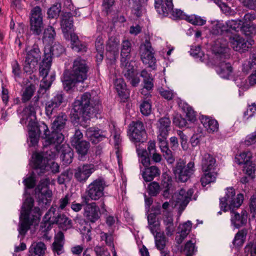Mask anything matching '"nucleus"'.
Returning a JSON list of instances; mask_svg holds the SVG:
<instances>
[{"mask_svg":"<svg viewBox=\"0 0 256 256\" xmlns=\"http://www.w3.org/2000/svg\"><path fill=\"white\" fill-rule=\"evenodd\" d=\"M97 96H92L89 92H85L80 100H76L70 113L71 118L76 122H86L94 114L96 111V106L99 104Z\"/></svg>","mask_w":256,"mask_h":256,"instance_id":"nucleus-1","label":"nucleus"},{"mask_svg":"<svg viewBox=\"0 0 256 256\" xmlns=\"http://www.w3.org/2000/svg\"><path fill=\"white\" fill-rule=\"evenodd\" d=\"M88 66L84 60L76 58L73 62L72 70H66L62 78L64 88L66 92L71 90L76 83L83 82L88 77Z\"/></svg>","mask_w":256,"mask_h":256,"instance_id":"nucleus-2","label":"nucleus"},{"mask_svg":"<svg viewBox=\"0 0 256 256\" xmlns=\"http://www.w3.org/2000/svg\"><path fill=\"white\" fill-rule=\"evenodd\" d=\"M38 97L34 96L33 100L30 102V104L24 108L23 110L20 113V122L22 124H26V120H30L28 124L29 130L38 134L40 136L42 130L45 135V132H48V128L46 125L42 124V125H38L35 121L36 119V111L39 109L40 106L38 104Z\"/></svg>","mask_w":256,"mask_h":256,"instance_id":"nucleus-3","label":"nucleus"},{"mask_svg":"<svg viewBox=\"0 0 256 256\" xmlns=\"http://www.w3.org/2000/svg\"><path fill=\"white\" fill-rule=\"evenodd\" d=\"M34 200L31 197H28L23 204L20 216V224H38L41 212L40 208L35 207L32 210L33 214H30Z\"/></svg>","mask_w":256,"mask_h":256,"instance_id":"nucleus-4","label":"nucleus"},{"mask_svg":"<svg viewBox=\"0 0 256 256\" xmlns=\"http://www.w3.org/2000/svg\"><path fill=\"white\" fill-rule=\"evenodd\" d=\"M106 186L103 178H98L94 180L87 186L85 194L82 196V202L87 204L90 200H100L104 196V190Z\"/></svg>","mask_w":256,"mask_h":256,"instance_id":"nucleus-5","label":"nucleus"},{"mask_svg":"<svg viewBox=\"0 0 256 256\" xmlns=\"http://www.w3.org/2000/svg\"><path fill=\"white\" fill-rule=\"evenodd\" d=\"M194 164L190 162L186 165L184 160L179 159L172 168L173 172L178 182H184L193 174L194 171Z\"/></svg>","mask_w":256,"mask_h":256,"instance_id":"nucleus-6","label":"nucleus"},{"mask_svg":"<svg viewBox=\"0 0 256 256\" xmlns=\"http://www.w3.org/2000/svg\"><path fill=\"white\" fill-rule=\"evenodd\" d=\"M236 196L235 190L232 187L226 189V196L220 199L221 210L226 212L228 210L233 212L234 208H238L244 201V195L238 194L236 196V202H232V198Z\"/></svg>","mask_w":256,"mask_h":256,"instance_id":"nucleus-7","label":"nucleus"},{"mask_svg":"<svg viewBox=\"0 0 256 256\" xmlns=\"http://www.w3.org/2000/svg\"><path fill=\"white\" fill-rule=\"evenodd\" d=\"M50 56L48 55L47 57L44 56L40 66V74L42 76V79L40 84V87L45 90L49 88L55 78V75L54 74H52L50 76H48L52 62L50 59Z\"/></svg>","mask_w":256,"mask_h":256,"instance_id":"nucleus-8","label":"nucleus"},{"mask_svg":"<svg viewBox=\"0 0 256 256\" xmlns=\"http://www.w3.org/2000/svg\"><path fill=\"white\" fill-rule=\"evenodd\" d=\"M212 51L214 54V59L216 61L228 60L230 58V49L228 47V42L222 38H218L212 46Z\"/></svg>","mask_w":256,"mask_h":256,"instance_id":"nucleus-9","label":"nucleus"},{"mask_svg":"<svg viewBox=\"0 0 256 256\" xmlns=\"http://www.w3.org/2000/svg\"><path fill=\"white\" fill-rule=\"evenodd\" d=\"M30 30L32 32L39 35L44 28L42 10L39 6H36L31 11Z\"/></svg>","mask_w":256,"mask_h":256,"instance_id":"nucleus-10","label":"nucleus"},{"mask_svg":"<svg viewBox=\"0 0 256 256\" xmlns=\"http://www.w3.org/2000/svg\"><path fill=\"white\" fill-rule=\"evenodd\" d=\"M130 128L132 132L130 140L135 143L143 142L146 138V133L143 122L138 120L133 122Z\"/></svg>","mask_w":256,"mask_h":256,"instance_id":"nucleus-11","label":"nucleus"},{"mask_svg":"<svg viewBox=\"0 0 256 256\" xmlns=\"http://www.w3.org/2000/svg\"><path fill=\"white\" fill-rule=\"evenodd\" d=\"M64 96L62 94H58L50 100L45 103V114L50 118L56 114L60 106L64 102Z\"/></svg>","mask_w":256,"mask_h":256,"instance_id":"nucleus-12","label":"nucleus"},{"mask_svg":"<svg viewBox=\"0 0 256 256\" xmlns=\"http://www.w3.org/2000/svg\"><path fill=\"white\" fill-rule=\"evenodd\" d=\"M40 58V50L37 48L32 49L28 54L24 62V70L26 72L31 73L35 70L38 61Z\"/></svg>","mask_w":256,"mask_h":256,"instance_id":"nucleus-13","label":"nucleus"},{"mask_svg":"<svg viewBox=\"0 0 256 256\" xmlns=\"http://www.w3.org/2000/svg\"><path fill=\"white\" fill-rule=\"evenodd\" d=\"M94 170L95 168L94 164H84L75 169L74 176L78 182H84Z\"/></svg>","mask_w":256,"mask_h":256,"instance_id":"nucleus-14","label":"nucleus"},{"mask_svg":"<svg viewBox=\"0 0 256 256\" xmlns=\"http://www.w3.org/2000/svg\"><path fill=\"white\" fill-rule=\"evenodd\" d=\"M193 193L192 189H188L186 191L184 189L182 188L180 190L178 194H177L175 204V206L178 208L180 213H181L185 209L191 200Z\"/></svg>","mask_w":256,"mask_h":256,"instance_id":"nucleus-15","label":"nucleus"},{"mask_svg":"<svg viewBox=\"0 0 256 256\" xmlns=\"http://www.w3.org/2000/svg\"><path fill=\"white\" fill-rule=\"evenodd\" d=\"M56 148L60 154V158L64 164H70L74 158V152L69 144L64 143L62 144H56Z\"/></svg>","mask_w":256,"mask_h":256,"instance_id":"nucleus-16","label":"nucleus"},{"mask_svg":"<svg viewBox=\"0 0 256 256\" xmlns=\"http://www.w3.org/2000/svg\"><path fill=\"white\" fill-rule=\"evenodd\" d=\"M254 42V41L253 40H246L239 36H236L230 40L231 46L233 49L240 52H243L248 50V48Z\"/></svg>","mask_w":256,"mask_h":256,"instance_id":"nucleus-17","label":"nucleus"},{"mask_svg":"<svg viewBox=\"0 0 256 256\" xmlns=\"http://www.w3.org/2000/svg\"><path fill=\"white\" fill-rule=\"evenodd\" d=\"M73 16L70 12H64L62 15L60 26L66 38H68L73 28Z\"/></svg>","mask_w":256,"mask_h":256,"instance_id":"nucleus-18","label":"nucleus"},{"mask_svg":"<svg viewBox=\"0 0 256 256\" xmlns=\"http://www.w3.org/2000/svg\"><path fill=\"white\" fill-rule=\"evenodd\" d=\"M162 4V0H154V6L156 12L164 16H167L173 9L172 0H164Z\"/></svg>","mask_w":256,"mask_h":256,"instance_id":"nucleus-19","label":"nucleus"},{"mask_svg":"<svg viewBox=\"0 0 256 256\" xmlns=\"http://www.w3.org/2000/svg\"><path fill=\"white\" fill-rule=\"evenodd\" d=\"M84 208V216L86 219L91 222H95L100 218L99 208L96 206L95 202L87 203Z\"/></svg>","mask_w":256,"mask_h":256,"instance_id":"nucleus-20","label":"nucleus"},{"mask_svg":"<svg viewBox=\"0 0 256 256\" xmlns=\"http://www.w3.org/2000/svg\"><path fill=\"white\" fill-rule=\"evenodd\" d=\"M159 226L150 225L148 228L153 234L156 232L154 236L156 246L158 250H162L166 246V239L164 232L157 231Z\"/></svg>","mask_w":256,"mask_h":256,"instance_id":"nucleus-21","label":"nucleus"},{"mask_svg":"<svg viewBox=\"0 0 256 256\" xmlns=\"http://www.w3.org/2000/svg\"><path fill=\"white\" fill-rule=\"evenodd\" d=\"M72 146L78 154V160H85L86 156L88 154L90 146V142L84 140L77 142L76 144H72Z\"/></svg>","mask_w":256,"mask_h":256,"instance_id":"nucleus-22","label":"nucleus"},{"mask_svg":"<svg viewBox=\"0 0 256 256\" xmlns=\"http://www.w3.org/2000/svg\"><path fill=\"white\" fill-rule=\"evenodd\" d=\"M71 48L73 50L78 53L86 52L87 46L84 42H82L75 33L70 34Z\"/></svg>","mask_w":256,"mask_h":256,"instance_id":"nucleus-23","label":"nucleus"},{"mask_svg":"<svg viewBox=\"0 0 256 256\" xmlns=\"http://www.w3.org/2000/svg\"><path fill=\"white\" fill-rule=\"evenodd\" d=\"M64 51V48L58 42L55 43L52 46H46L44 48V56H50V59L52 60V56H58Z\"/></svg>","mask_w":256,"mask_h":256,"instance_id":"nucleus-24","label":"nucleus"},{"mask_svg":"<svg viewBox=\"0 0 256 256\" xmlns=\"http://www.w3.org/2000/svg\"><path fill=\"white\" fill-rule=\"evenodd\" d=\"M226 60L222 59L220 61H216L218 64L217 72L221 77L228 78L232 72V67L230 62H226Z\"/></svg>","mask_w":256,"mask_h":256,"instance_id":"nucleus-25","label":"nucleus"},{"mask_svg":"<svg viewBox=\"0 0 256 256\" xmlns=\"http://www.w3.org/2000/svg\"><path fill=\"white\" fill-rule=\"evenodd\" d=\"M100 130L96 128L90 127L88 128L86 132V136L92 142L97 144L102 140L104 136L100 132Z\"/></svg>","mask_w":256,"mask_h":256,"instance_id":"nucleus-26","label":"nucleus"},{"mask_svg":"<svg viewBox=\"0 0 256 256\" xmlns=\"http://www.w3.org/2000/svg\"><path fill=\"white\" fill-rule=\"evenodd\" d=\"M160 174V170L156 166L146 168L142 171V176L146 182H150Z\"/></svg>","mask_w":256,"mask_h":256,"instance_id":"nucleus-27","label":"nucleus"},{"mask_svg":"<svg viewBox=\"0 0 256 256\" xmlns=\"http://www.w3.org/2000/svg\"><path fill=\"white\" fill-rule=\"evenodd\" d=\"M48 161L40 154H37L34 160V168L38 174L40 175L45 172L48 168Z\"/></svg>","mask_w":256,"mask_h":256,"instance_id":"nucleus-28","label":"nucleus"},{"mask_svg":"<svg viewBox=\"0 0 256 256\" xmlns=\"http://www.w3.org/2000/svg\"><path fill=\"white\" fill-rule=\"evenodd\" d=\"M46 250V245L42 242H34L29 248L30 256H43Z\"/></svg>","mask_w":256,"mask_h":256,"instance_id":"nucleus-29","label":"nucleus"},{"mask_svg":"<svg viewBox=\"0 0 256 256\" xmlns=\"http://www.w3.org/2000/svg\"><path fill=\"white\" fill-rule=\"evenodd\" d=\"M119 45L120 40L114 36L110 37L106 44V50L112 54L114 59L118 54Z\"/></svg>","mask_w":256,"mask_h":256,"instance_id":"nucleus-30","label":"nucleus"},{"mask_svg":"<svg viewBox=\"0 0 256 256\" xmlns=\"http://www.w3.org/2000/svg\"><path fill=\"white\" fill-rule=\"evenodd\" d=\"M170 124L171 122L168 117L164 116L160 118L157 124L158 134L168 136V132L170 130Z\"/></svg>","mask_w":256,"mask_h":256,"instance_id":"nucleus-31","label":"nucleus"},{"mask_svg":"<svg viewBox=\"0 0 256 256\" xmlns=\"http://www.w3.org/2000/svg\"><path fill=\"white\" fill-rule=\"evenodd\" d=\"M68 116L65 113L60 112L52 123V129L54 130H62L66 126Z\"/></svg>","mask_w":256,"mask_h":256,"instance_id":"nucleus-32","label":"nucleus"},{"mask_svg":"<svg viewBox=\"0 0 256 256\" xmlns=\"http://www.w3.org/2000/svg\"><path fill=\"white\" fill-rule=\"evenodd\" d=\"M60 130H52L51 134H48V132H45V138L50 144H61L64 140V136L60 132Z\"/></svg>","mask_w":256,"mask_h":256,"instance_id":"nucleus-33","label":"nucleus"},{"mask_svg":"<svg viewBox=\"0 0 256 256\" xmlns=\"http://www.w3.org/2000/svg\"><path fill=\"white\" fill-rule=\"evenodd\" d=\"M190 225H178L177 229L176 242L178 244L182 243L190 231Z\"/></svg>","mask_w":256,"mask_h":256,"instance_id":"nucleus-34","label":"nucleus"},{"mask_svg":"<svg viewBox=\"0 0 256 256\" xmlns=\"http://www.w3.org/2000/svg\"><path fill=\"white\" fill-rule=\"evenodd\" d=\"M132 44L128 40H124L122 44L120 52V62H124L126 60H130L132 51Z\"/></svg>","mask_w":256,"mask_h":256,"instance_id":"nucleus-35","label":"nucleus"},{"mask_svg":"<svg viewBox=\"0 0 256 256\" xmlns=\"http://www.w3.org/2000/svg\"><path fill=\"white\" fill-rule=\"evenodd\" d=\"M121 62V67L122 68V74L126 79L132 78L134 75L136 74L134 66H132L129 60H126L124 62Z\"/></svg>","mask_w":256,"mask_h":256,"instance_id":"nucleus-36","label":"nucleus"},{"mask_svg":"<svg viewBox=\"0 0 256 256\" xmlns=\"http://www.w3.org/2000/svg\"><path fill=\"white\" fill-rule=\"evenodd\" d=\"M216 164L215 159L210 154H204L202 160V169L204 172L212 170Z\"/></svg>","mask_w":256,"mask_h":256,"instance_id":"nucleus-37","label":"nucleus"},{"mask_svg":"<svg viewBox=\"0 0 256 256\" xmlns=\"http://www.w3.org/2000/svg\"><path fill=\"white\" fill-rule=\"evenodd\" d=\"M56 32L54 28L50 26L44 30L42 36V41L46 44L50 45L54 40Z\"/></svg>","mask_w":256,"mask_h":256,"instance_id":"nucleus-38","label":"nucleus"},{"mask_svg":"<svg viewBox=\"0 0 256 256\" xmlns=\"http://www.w3.org/2000/svg\"><path fill=\"white\" fill-rule=\"evenodd\" d=\"M202 122L203 124L204 127L210 133L216 132L218 128V122L215 120L205 117L202 118Z\"/></svg>","mask_w":256,"mask_h":256,"instance_id":"nucleus-39","label":"nucleus"},{"mask_svg":"<svg viewBox=\"0 0 256 256\" xmlns=\"http://www.w3.org/2000/svg\"><path fill=\"white\" fill-rule=\"evenodd\" d=\"M147 0H129L128 4L132 12L138 17L142 14V4Z\"/></svg>","mask_w":256,"mask_h":256,"instance_id":"nucleus-40","label":"nucleus"},{"mask_svg":"<svg viewBox=\"0 0 256 256\" xmlns=\"http://www.w3.org/2000/svg\"><path fill=\"white\" fill-rule=\"evenodd\" d=\"M252 154L250 151L244 152L236 155L235 157V162L238 164H248L252 162Z\"/></svg>","mask_w":256,"mask_h":256,"instance_id":"nucleus-41","label":"nucleus"},{"mask_svg":"<svg viewBox=\"0 0 256 256\" xmlns=\"http://www.w3.org/2000/svg\"><path fill=\"white\" fill-rule=\"evenodd\" d=\"M140 76L143 78L144 87L148 90H150L154 87L153 78L148 72L143 70L140 72Z\"/></svg>","mask_w":256,"mask_h":256,"instance_id":"nucleus-42","label":"nucleus"},{"mask_svg":"<svg viewBox=\"0 0 256 256\" xmlns=\"http://www.w3.org/2000/svg\"><path fill=\"white\" fill-rule=\"evenodd\" d=\"M231 220L233 224H236L237 222H240V224H246L247 222L248 215L246 211H242L241 214L238 213L232 212Z\"/></svg>","mask_w":256,"mask_h":256,"instance_id":"nucleus-43","label":"nucleus"},{"mask_svg":"<svg viewBox=\"0 0 256 256\" xmlns=\"http://www.w3.org/2000/svg\"><path fill=\"white\" fill-rule=\"evenodd\" d=\"M140 58L143 63L145 64H148V67L152 68L154 66L156 58L154 56L152 50L147 54H144L143 52Z\"/></svg>","mask_w":256,"mask_h":256,"instance_id":"nucleus-44","label":"nucleus"},{"mask_svg":"<svg viewBox=\"0 0 256 256\" xmlns=\"http://www.w3.org/2000/svg\"><path fill=\"white\" fill-rule=\"evenodd\" d=\"M39 200L46 204L51 201L52 192L50 190H46L42 192H37Z\"/></svg>","mask_w":256,"mask_h":256,"instance_id":"nucleus-45","label":"nucleus"},{"mask_svg":"<svg viewBox=\"0 0 256 256\" xmlns=\"http://www.w3.org/2000/svg\"><path fill=\"white\" fill-rule=\"evenodd\" d=\"M196 240L194 239L188 241L184 246V252L186 256H192L196 252V248L195 246Z\"/></svg>","mask_w":256,"mask_h":256,"instance_id":"nucleus-46","label":"nucleus"},{"mask_svg":"<svg viewBox=\"0 0 256 256\" xmlns=\"http://www.w3.org/2000/svg\"><path fill=\"white\" fill-rule=\"evenodd\" d=\"M160 186L156 182H152L148 185V192L152 196H156L160 193Z\"/></svg>","mask_w":256,"mask_h":256,"instance_id":"nucleus-47","label":"nucleus"},{"mask_svg":"<svg viewBox=\"0 0 256 256\" xmlns=\"http://www.w3.org/2000/svg\"><path fill=\"white\" fill-rule=\"evenodd\" d=\"M61 10V4L56 3L52 6L48 11V15L50 18H56L58 16Z\"/></svg>","mask_w":256,"mask_h":256,"instance_id":"nucleus-48","label":"nucleus"},{"mask_svg":"<svg viewBox=\"0 0 256 256\" xmlns=\"http://www.w3.org/2000/svg\"><path fill=\"white\" fill-rule=\"evenodd\" d=\"M114 86L118 94L123 96L126 90V85L122 78H118L114 82Z\"/></svg>","mask_w":256,"mask_h":256,"instance_id":"nucleus-49","label":"nucleus"},{"mask_svg":"<svg viewBox=\"0 0 256 256\" xmlns=\"http://www.w3.org/2000/svg\"><path fill=\"white\" fill-rule=\"evenodd\" d=\"M247 234L246 230H242L239 231L236 235L233 244L236 246H240L244 242L245 236Z\"/></svg>","mask_w":256,"mask_h":256,"instance_id":"nucleus-50","label":"nucleus"},{"mask_svg":"<svg viewBox=\"0 0 256 256\" xmlns=\"http://www.w3.org/2000/svg\"><path fill=\"white\" fill-rule=\"evenodd\" d=\"M216 3L220 7L222 11L226 14L233 16L235 14L234 10L232 9L226 3L220 0H216Z\"/></svg>","mask_w":256,"mask_h":256,"instance_id":"nucleus-51","label":"nucleus"},{"mask_svg":"<svg viewBox=\"0 0 256 256\" xmlns=\"http://www.w3.org/2000/svg\"><path fill=\"white\" fill-rule=\"evenodd\" d=\"M72 173L70 172V170H66L58 176V182L62 184L65 182H69L72 178Z\"/></svg>","mask_w":256,"mask_h":256,"instance_id":"nucleus-52","label":"nucleus"},{"mask_svg":"<svg viewBox=\"0 0 256 256\" xmlns=\"http://www.w3.org/2000/svg\"><path fill=\"white\" fill-rule=\"evenodd\" d=\"M34 90V86L32 84L27 86L23 92L22 98V101L23 102H26L30 100L33 96Z\"/></svg>","mask_w":256,"mask_h":256,"instance_id":"nucleus-53","label":"nucleus"},{"mask_svg":"<svg viewBox=\"0 0 256 256\" xmlns=\"http://www.w3.org/2000/svg\"><path fill=\"white\" fill-rule=\"evenodd\" d=\"M216 174L212 172L205 174L200 179L202 186H205L206 184L214 182L216 180Z\"/></svg>","mask_w":256,"mask_h":256,"instance_id":"nucleus-54","label":"nucleus"},{"mask_svg":"<svg viewBox=\"0 0 256 256\" xmlns=\"http://www.w3.org/2000/svg\"><path fill=\"white\" fill-rule=\"evenodd\" d=\"M187 21L194 25L196 26H202L206 22V20L196 15L188 16Z\"/></svg>","mask_w":256,"mask_h":256,"instance_id":"nucleus-55","label":"nucleus"},{"mask_svg":"<svg viewBox=\"0 0 256 256\" xmlns=\"http://www.w3.org/2000/svg\"><path fill=\"white\" fill-rule=\"evenodd\" d=\"M171 14L172 18L174 20H187V18L188 16L185 14L180 9H172V12L170 13Z\"/></svg>","mask_w":256,"mask_h":256,"instance_id":"nucleus-56","label":"nucleus"},{"mask_svg":"<svg viewBox=\"0 0 256 256\" xmlns=\"http://www.w3.org/2000/svg\"><path fill=\"white\" fill-rule=\"evenodd\" d=\"M256 170V166L252 162H250L248 164H244V171L246 174L250 177L251 178H254V172Z\"/></svg>","mask_w":256,"mask_h":256,"instance_id":"nucleus-57","label":"nucleus"},{"mask_svg":"<svg viewBox=\"0 0 256 256\" xmlns=\"http://www.w3.org/2000/svg\"><path fill=\"white\" fill-rule=\"evenodd\" d=\"M140 112L146 116L150 115L152 112L151 104L148 101H144L140 106Z\"/></svg>","mask_w":256,"mask_h":256,"instance_id":"nucleus-58","label":"nucleus"},{"mask_svg":"<svg viewBox=\"0 0 256 256\" xmlns=\"http://www.w3.org/2000/svg\"><path fill=\"white\" fill-rule=\"evenodd\" d=\"M244 24L243 21L240 20L228 21L226 23L227 27H228L229 29H232L236 31L238 30L237 29L238 28L241 30V26H242Z\"/></svg>","mask_w":256,"mask_h":256,"instance_id":"nucleus-59","label":"nucleus"},{"mask_svg":"<svg viewBox=\"0 0 256 256\" xmlns=\"http://www.w3.org/2000/svg\"><path fill=\"white\" fill-rule=\"evenodd\" d=\"M242 32L246 36H250L255 31V27L250 24H244L241 26Z\"/></svg>","mask_w":256,"mask_h":256,"instance_id":"nucleus-60","label":"nucleus"},{"mask_svg":"<svg viewBox=\"0 0 256 256\" xmlns=\"http://www.w3.org/2000/svg\"><path fill=\"white\" fill-rule=\"evenodd\" d=\"M163 154V156L166 159L167 162L170 164L174 162L175 159L173 156L172 152L171 150L168 148L161 150Z\"/></svg>","mask_w":256,"mask_h":256,"instance_id":"nucleus-61","label":"nucleus"},{"mask_svg":"<svg viewBox=\"0 0 256 256\" xmlns=\"http://www.w3.org/2000/svg\"><path fill=\"white\" fill-rule=\"evenodd\" d=\"M152 50V48L151 46V44L149 40H146L144 43L141 44L140 46V57H142V54L144 52V54H147L150 51Z\"/></svg>","mask_w":256,"mask_h":256,"instance_id":"nucleus-62","label":"nucleus"},{"mask_svg":"<svg viewBox=\"0 0 256 256\" xmlns=\"http://www.w3.org/2000/svg\"><path fill=\"white\" fill-rule=\"evenodd\" d=\"M36 178L34 174L32 173L30 176L24 180V184L28 188H32L36 185Z\"/></svg>","mask_w":256,"mask_h":256,"instance_id":"nucleus-63","label":"nucleus"},{"mask_svg":"<svg viewBox=\"0 0 256 256\" xmlns=\"http://www.w3.org/2000/svg\"><path fill=\"white\" fill-rule=\"evenodd\" d=\"M240 1L244 8L256 12V0H240Z\"/></svg>","mask_w":256,"mask_h":256,"instance_id":"nucleus-64","label":"nucleus"}]
</instances>
